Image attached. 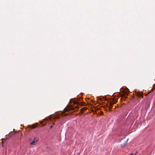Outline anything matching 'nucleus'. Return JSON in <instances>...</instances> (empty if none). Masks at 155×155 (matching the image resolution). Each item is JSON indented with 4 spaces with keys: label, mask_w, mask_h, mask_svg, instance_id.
Returning a JSON list of instances; mask_svg holds the SVG:
<instances>
[{
    "label": "nucleus",
    "mask_w": 155,
    "mask_h": 155,
    "mask_svg": "<svg viewBox=\"0 0 155 155\" xmlns=\"http://www.w3.org/2000/svg\"><path fill=\"white\" fill-rule=\"evenodd\" d=\"M79 108L78 106L74 107L72 106L68 105L64 109V110L65 112H67L71 110H74V111H77L79 109Z\"/></svg>",
    "instance_id": "f257e3e1"
},
{
    "label": "nucleus",
    "mask_w": 155,
    "mask_h": 155,
    "mask_svg": "<svg viewBox=\"0 0 155 155\" xmlns=\"http://www.w3.org/2000/svg\"><path fill=\"white\" fill-rule=\"evenodd\" d=\"M129 92V91L128 89H127V90L125 91V94L123 95L122 96V97H124L126 98L128 95Z\"/></svg>",
    "instance_id": "f03ea898"
},
{
    "label": "nucleus",
    "mask_w": 155,
    "mask_h": 155,
    "mask_svg": "<svg viewBox=\"0 0 155 155\" xmlns=\"http://www.w3.org/2000/svg\"><path fill=\"white\" fill-rule=\"evenodd\" d=\"M38 124L37 123H36L35 124H33V125L31 126V125H28V127L31 129H35L37 126Z\"/></svg>",
    "instance_id": "7ed1b4c3"
},
{
    "label": "nucleus",
    "mask_w": 155,
    "mask_h": 155,
    "mask_svg": "<svg viewBox=\"0 0 155 155\" xmlns=\"http://www.w3.org/2000/svg\"><path fill=\"white\" fill-rule=\"evenodd\" d=\"M137 95L139 97H141L142 98L143 97V93L141 92H137L136 93Z\"/></svg>",
    "instance_id": "20e7f679"
},
{
    "label": "nucleus",
    "mask_w": 155,
    "mask_h": 155,
    "mask_svg": "<svg viewBox=\"0 0 155 155\" xmlns=\"http://www.w3.org/2000/svg\"><path fill=\"white\" fill-rule=\"evenodd\" d=\"M38 141V140L36 139H34L33 141L30 144L31 145H33L34 144V143L36 142L37 141Z\"/></svg>",
    "instance_id": "39448f33"
},
{
    "label": "nucleus",
    "mask_w": 155,
    "mask_h": 155,
    "mask_svg": "<svg viewBox=\"0 0 155 155\" xmlns=\"http://www.w3.org/2000/svg\"><path fill=\"white\" fill-rule=\"evenodd\" d=\"M112 103L113 104H116L117 102V100L115 99H113L112 100Z\"/></svg>",
    "instance_id": "423d86ee"
},
{
    "label": "nucleus",
    "mask_w": 155,
    "mask_h": 155,
    "mask_svg": "<svg viewBox=\"0 0 155 155\" xmlns=\"http://www.w3.org/2000/svg\"><path fill=\"white\" fill-rule=\"evenodd\" d=\"M113 104H112L111 102L110 104V107L111 108L113 106Z\"/></svg>",
    "instance_id": "0eeeda50"
},
{
    "label": "nucleus",
    "mask_w": 155,
    "mask_h": 155,
    "mask_svg": "<svg viewBox=\"0 0 155 155\" xmlns=\"http://www.w3.org/2000/svg\"><path fill=\"white\" fill-rule=\"evenodd\" d=\"M126 143H124L123 144H121V147H124L126 145Z\"/></svg>",
    "instance_id": "6e6552de"
},
{
    "label": "nucleus",
    "mask_w": 155,
    "mask_h": 155,
    "mask_svg": "<svg viewBox=\"0 0 155 155\" xmlns=\"http://www.w3.org/2000/svg\"><path fill=\"white\" fill-rule=\"evenodd\" d=\"M73 103H74V104H78V102L77 101H74L73 102Z\"/></svg>",
    "instance_id": "1a4fd4ad"
},
{
    "label": "nucleus",
    "mask_w": 155,
    "mask_h": 155,
    "mask_svg": "<svg viewBox=\"0 0 155 155\" xmlns=\"http://www.w3.org/2000/svg\"><path fill=\"white\" fill-rule=\"evenodd\" d=\"M86 108H85V107H84V108H82L81 109V110L83 111V110H86Z\"/></svg>",
    "instance_id": "9d476101"
},
{
    "label": "nucleus",
    "mask_w": 155,
    "mask_h": 155,
    "mask_svg": "<svg viewBox=\"0 0 155 155\" xmlns=\"http://www.w3.org/2000/svg\"><path fill=\"white\" fill-rule=\"evenodd\" d=\"M52 127H52V126H51V127H50V129H51V128H52Z\"/></svg>",
    "instance_id": "9b49d317"
},
{
    "label": "nucleus",
    "mask_w": 155,
    "mask_h": 155,
    "mask_svg": "<svg viewBox=\"0 0 155 155\" xmlns=\"http://www.w3.org/2000/svg\"><path fill=\"white\" fill-rule=\"evenodd\" d=\"M153 88H152V89H151V90H152V91H153Z\"/></svg>",
    "instance_id": "f8f14e48"
},
{
    "label": "nucleus",
    "mask_w": 155,
    "mask_h": 155,
    "mask_svg": "<svg viewBox=\"0 0 155 155\" xmlns=\"http://www.w3.org/2000/svg\"><path fill=\"white\" fill-rule=\"evenodd\" d=\"M40 123H41V124H42V121H41V122H40Z\"/></svg>",
    "instance_id": "ddd939ff"
},
{
    "label": "nucleus",
    "mask_w": 155,
    "mask_h": 155,
    "mask_svg": "<svg viewBox=\"0 0 155 155\" xmlns=\"http://www.w3.org/2000/svg\"><path fill=\"white\" fill-rule=\"evenodd\" d=\"M148 94H146V96H147V95H148Z\"/></svg>",
    "instance_id": "4468645a"
}]
</instances>
